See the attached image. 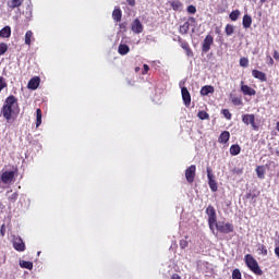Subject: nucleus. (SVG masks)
Listing matches in <instances>:
<instances>
[{
    "label": "nucleus",
    "instance_id": "1",
    "mask_svg": "<svg viewBox=\"0 0 279 279\" xmlns=\"http://www.w3.org/2000/svg\"><path fill=\"white\" fill-rule=\"evenodd\" d=\"M244 262L246 267H248V269L253 271V274H255L256 276H263V269H260L258 262L256 260V258H254L252 254H246L244 256Z\"/></svg>",
    "mask_w": 279,
    "mask_h": 279
},
{
    "label": "nucleus",
    "instance_id": "2",
    "mask_svg": "<svg viewBox=\"0 0 279 279\" xmlns=\"http://www.w3.org/2000/svg\"><path fill=\"white\" fill-rule=\"evenodd\" d=\"M214 228H216L221 234H230L231 232H234V225L230 222L216 221Z\"/></svg>",
    "mask_w": 279,
    "mask_h": 279
},
{
    "label": "nucleus",
    "instance_id": "3",
    "mask_svg": "<svg viewBox=\"0 0 279 279\" xmlns=\"http://www.w3.org/2000/svg\"><path fill=\"white\" fill-rule=\"evenodd\" d=\"M206 215L208 216V226L211 232H215V223L217 221V211L213 205H209L206 209Z\"/></svg>",
    "mask_w": 279,
    "mask_h": 279
},
{
    "label": "nucleus",
    "instance_id": "4",
    "mask_svg": "<svg viewBox=\"0 0 279 279\" xmlns=\"http://www.w3.org/2000/svg\"><path fill=\"white\" fill-rule=\"evenodd\" d=\"M242 123L244 125H251L255 132H258V125H256V118L252 113H246L242 116Z\"/></svg>",
    "mask_w": 279,
    "mask_h": 279
},
{
    "label": "nucleus",
    "instance_id": "5",
    "mask_svg": "<svg viewBox=\"0 0 279 279\" xmlns=\"http://www.w3.org/2000/svg\"><path fill=\"white\" fill-rule=\"evenodd\" d=\"M12 243H13V248L16 252H25L26 250L25 242L23 241V238H21V235H13Z\"/></svg>",
    "mask_w": 279,
    "mask_h": 279
},
{
    "label": "nucleus",
    "instance_id": "6",
    "mask_svg": "<svg viewBox=\"0 0 279 279\" xmlns=\"http://www.w3.org/2000/svg\"><path fill=\"white\" fill-rule=\"evenodd\" d=\"M2 107L17 111V110H19V100L16 99V97H14V96L11 95V96H9V97L5 99V101H4V104H3Z\"/></svg>",
    "mask_w": 279,
    "mask_h": 279
},
{
    "label": "nucleus",
    "instance_id": "7",
    "mask_svg": "<svg viewBox=\"0 0 279 279\" xmlns=\"http://www.w3.org/2000/svg\"><path fill=\"white\" fill-rule=\"evenodd\" d=\"M214 43H215V38L213 37V35H207L203 40V45H202L203 53H208Z\"/></svg>",
    "mask_w": 279,
    "mask_h": 279
},
{
    "label": "nucleus",
    "instance_id": "8",
    "mask_svg": "<svg viewBox=\"0 0 279 279\" xmlns=\"http://www.w3.org/2000/svg\"><path fill=\"white\" fill-rule=\"evenodd\" d=\"M17 113L16 110L10 109V107H2L1 108V114L5 121L10 122L12 119H14V116Z\"/></svg>",
    "mask_w": 279,
    "mask_h": 279
},
{
    "label": "nucleus",
    "instance_id": "9",
    "mask_svg": "<svg viewBox=\"0 0 279 279\" xmlns=\"http://www.w3.org/2000/svg\"><path fill=\"white\" fill-rule=\"evenodd\" d=\"M207 178L209 189L213 191V193H217L219 187L217 185V181H215V175L213 174V170H210V168H207Z\"/></svg>",
    "mask_w": 279,
    "mask_h": 279
},
{
    "label": "nucleus",
    "instance_id": "10",
    "mask_svg": "<svg viewBox=\"0 0 279 279\" xmlns=\"http://www.w3.org/2000/svg\"><path fill=\"white\" fill-rule=\"evenodd\" d=\"M196 170H197V168L195 167V165L190 166L185 170V180H186V182H189V184H193V182H195V171Z\"/></svg>",
    "mask_w": 279,
    "mask_h": 279
},
{
    "label": "nucleus",
    "instance_id": "11",
    "mask_svg": "<svg viewBox=\"0 0 279 279\" xmlns=\"http://www.w3.org/2000/svg\"><path fill=\"white\" fill-rule=\"evenodd\" d=\"M14 171H4L1 177L0 180L3 184H12V182H14Z\"/></svg>",
    "mask_w": 279,
    "mask_h": 279
},
{
    "label": "nucleus",
    "instance_id": "12",
    "mask_svg": "<svg viewBox=\"0 0 279 279\" xmlns=\"http://www.w3.org/2000/svg\"><path fill=\"white\" fill-rule=\"evenodd\" d=\"M143 23H141V20L135 19L131 24V31L133 34H143Z\"/></svg>",
    "mask_w": 279,
    "mask_h": 279
},
{
    "label": "nucleus",
    "instance_id": "13",
    "mask_svg": "<svg viewBox=\"0 0 279 279\" xmlns=\"http://www.w3.org/2000/svg\"><path fill=\"white\" fill-rule=\"evenodd\" d=\"M191 23H195V17H190L183 25H180L179 33L182 35L189 34V29L191 28Z\"/></svg>",
    "mask_w": 279,
    "mask_h": 279
},
{
    "label": "nucleus",
    "instance_id": "14",
    "mask_svg": "<svg viewBox=\"0 0 279 279\" xmlns=\"http://www.w3.org/2000/svg\"><path fill=\"white\" fill-rule=\"evenodd\" d=\"M181 95H182L184 106L189 108V106H191V93H189V89L186 87H182Z\"/></svg>",
    "mask_w": 279,
    "mask_h": 279
},
{
    "label": "nucleus",
    "instance_id": "15",
    "mask_svg": "<svg viewBox=\"0 0 279 279\" xmlns=\"http://www.w3.org/2000/svg\"><path fill=\"white\" fill-rule=\"evenodd\" d=\"M40 86V77L35 76L28 81L27 88L29 90H36Z\"/></svg>",
    "mask_w": 279,
    "mask_h": 279
},
{
    "label": "nucleus",
    "instance_id": "16",
    "mask_svg": "<svg viewBox=\"0 0 279 279\" xmlns=\"http://www.w3.org/2000/svg\"><path fill=\"white\" fill-rule=\"evenodd\" d=\"M252 75L255 77V80H259V82H267V74H265V72L253 70Z\"/></svg>",
    "mask_w": 279,
    "mask_h": 279
},
{
    "label": "nucleus",
    "instance_id": "17",
    "mask_svg": "<svg viewBox=\"0 0 279 279\" xmlns=\"http://www.w3.org/2000/svg\"><path fill=\"white\" fill-rule=\"evenodd\" d=\"M241 92L243 95H248L250 97L256 95V90L247 85H243V82H241Z\"/></svg>",
    "mask_w": 279,
    "mask_h": 279
},
{
    "label": "nucleus",
    "instance_id": "18",
    "mask_svg": "<svg viewBox=\"0 0 279 279\" xmlns=\"http://www.w3.org/2000/svg\"><path fill=\"white\" fill-rule=\"evenodd\" d=\"M12 36V28L10 26H4L0 31V38H10Z\"/></svg>",
    "mask_w": 279,
    "mask_h": 279
},
{
    "label": "nucleus",
    "instance_id": "19",
    "mask_svg": "<svg viewBox=\"0 0 279 279\" xmlns=\"http://www.w3.org/2000/svg\"><path fill=\"white\" fill-rule=\"evenodd\" d=\"M24 1L25 0H11L8 2V5L10 10H16V8H21V5H23Z\"/></svg>",
    "mask_w": 279,
    "mask_h": 279
},
{
    "label": "nucleus",
    "instance_id": "20",
    "mask_svg": "<svg viewBox=\"0 0 279 279\" xmlns=\"http://www.w3.org/2000/svg\"><path fill=\"white\" fill-rule=\"evenodd\" d=\"M242 25L244 29H250V27H252V16L245 14L242 20Z\"/></svg>",
    "mask_w": 279,
    "mask_h": 279
},
{
    "label": "nucleus",
    "instance_id": "21",
    "mask_svg": "<svg viewBox=\"0 0 279 279\" xmlns=\"http://www.w3.org/2000/svg\"><path fill=\"white\" fill-rule=\"evenodd\" d=\"M118 53H120V56H128V53H130V46L120 44L118 47Z\"/></svg>",
    "mask_w": 279,
    "mask_h": 279
},
{
    "label": "nucleus",
    "instance_id": "22",
    "mask_svg": "<svg viewBox=\"0 0 279 279\" xmlns=\"http://www.w3.org/2000/svg\"><path fill=\"white\" fill-rule=\"evenodd\" d=\"M171 8L174 12H182L184 4H182L180 0H174L171 2Z\"/></svg>",
    "mask_w": 279,
    "mask_h": 279
},
{
    "label": "nucleus",
    "instance_id": "23",
    "mask_svg": "<svg viewBox=\"0 0 279 279\" xmlns=\"http://www.w3.org/2000/svg\"><path fill=\"white\" fill-rule=\"evenodd\" d=\"M211 93H215V87H213L210 85H206V86L202 87V89H201V95H203V97H206L207 95H210Z\"/></svg>",
    "mask_w": 279,
    "mask_h": 279
},
{
    "label": "nucleus",
    "instance_id": "24",
    "mask_svg": "<svg viewBox=\"0 0 279 279\" xmlns=\"http://www.w3.org/2000/svg\"><path fill=\"white\" fill-rule=\"evenodd\" d=\"M229 141H230V132L228 131L222 132L218 138V143H222V144H226Z\"/></svg>",
    "mask_w": 279,
    "mask_h": 279
},
{
    "label": "nucleus",
    "instance_id": "25",
    "mask_svg": "<svg viewBox=\"0 0 279 279\" xmlns=\"http://www.w3.org/2000/svg\"><path fill=\"white\" fill-rule=\"evenodd\" d=\"M33 40H34V33L32 31H27L25 34V45L29 47Z\"/></svg>",
    "mask_w": 279,
    "mask_h": 279
},
{
    "label": "nucleus",
    "instance_id": "26",
    "mask_svg": "<svg viewBox=\"0 0 279 279\" xmlns=\"http://www.w3.org/2000/svg\"><path fill=\"white\" fill-rule=\"evenodd\" d=\"M121 16H122L121 9H114L112 12L113 21H116V23L121 22Z\"/></svg>",
    "mask_w": 279,
    "mask_h": 279
},
{
    "label": "nucleus",
    "instance_id": "27",
    "mask_svg": "<svg viewBox=\"0 0 279 279\" xmlns=\"http://www.w3.org/2000/svg\"><path fill=\"white\" fill-rule=\"evenodd\" d=\"M43 123V111L40 109L36 110V128H40Z\"/></svg>",
    "mask_w": 279,
    "mask_h": 279
},
{
    "label": "nucleus",
    "instance_id": "28",
    "mask_svg": "<svg viewBox=\"0 0 279 279\" xmlns=\"http://www.w3.org/2000/svg\"><path fill=\"white\" fill-rule=\"evenodd\" d=\"M20 267H22V269H34V263L32 262H25V260H20Z\"/></svg>",
    "mask_w": 279,
    "mask_h": 279
},
{
    "label": "nucleus",
    "instance_id": "29",
    "mask_svg": "<svg viewBox=\"0 0 279 279\" xmlns=\"http://www.w3.org/2000/svg\"><path fill=\"white\" fill-rule=\"evenodd\" d=\"M230 154L231 156H239L241 154V146L234 144L230 147Z\"/></svg>",
    "mask_w": 279,
    "mask_h": 279
},
{
    "label": "nucleus",
    "instance_id": "30",
    "mask_svg": "<svg viewBox=\"0 0 279 279\" xmlns=\"http://www.w3.org/2000/svg\"><path fill=\"white\" fill-rule=\"evenodd\" d=\"M10 193H12V191H8V192H7V197H8V199H9L10 202H16V199H19V193H17V192H14V193H12V194H10Z\"/></svg>",
    "mask_w": 279,
    "mask_h": 279
},
{
    "label": "nucleus",
    "instance_id": "31",
    "mask_svg": "<svg viewBox=\"0 0 279 279\" xmlns=\"http://www.w3.org/2000/svg\"><path fill=\"white\" fill-rule=\"evenodd\" d=\"M24 16L27 21H32V16H33L32 5L26 7V11L24 12Z\"/></svg>",
    "mask_w": 279,
    "mask_h": 279
},
{
    "label": "nucleus",
    "instance_id": "32",
    "mask_svg": "<svg viewBox=\"0 0 279 279\" xmlns=\"http://www.w3.org/2000/svg\"><path fill=\"white\" fill-rule=\"evenodd\" d=\"M239 16H241V11L234 10L230 13L229 19L232 21H239Z\"/></svg>",
    "mask_w": 279,
    "mask_h": 279
},
{
    "label": "nucleus",
    "instance_id": "33",
    "mask_svg": "<svg viewBox=\"0 0 279 279\" xmlns=\"http://www.w3.org/2000/svg\"><path fill=\"white\" fill-rule=\"evenodd\" d=\"M240 66H243V69H247L250 66V59L243 57L240 59Z\"/></svg>",
    "mask_w": 279,
    "mask_h": 279
},
{
    "label": "nucleus",
    "instance_id": "34",
    "mask_svg": "<svg viewBox=\"0 0 279 279\" xmlns=\"http://www.w3.org/2000/svg\"><path fill=\"white\" fill-rule=\"evenodd\" d=\"M198 119H201L202 121H206V119H209L210 116L208 114V112L206 111H198L197 113Z\"/></svg>",
    "mask_w": 279,
    "mask_h": 279
},
{
    "label": "nucleus",
    "instance_id": "35",
    "mask_svg": "<svg viewBox=\"0 0 279 279\" xmlns=\"http://www.w3.org/2000/svg\"><path fill=\"white\" fill-rule=\"evenodd\" d=\"M256 173H257V178H259L260 180L265 178V169L263 167L258 166L256 168Z\"/></svg>",
    "mask_w": 279,
    "mask_h": 279
},
{
    "label": "nucleus",
    "instance_id": "36",
    "mask_svg": "<svg viewBox=\"0 0 279 279\" xmlns=\"http://www.w3.org/2000/svg\"><path fill=\"white\" fill-rule=\"evenodd\" d=\"M225 32H226L227 36H232V34H234V26L228 24V25L226 26Z\"/></svg>",
    "mask_w": 279,
    "mask_h": 279
},
{
    "label": "nucleus",
    "instance_id": "37",
    "mask_svg": "<svg viewBox=\"0 0 279 279\" xmlns=\"http://www.w3.org/2000/svg\"><path fill=\"white\" fill-rule=\"evenodd\" d=\"M258 252L259 254H262V256H267V246L263 245V244H258Z\"/></svg>",
    "mask_w": 279,
    "mask_h": 279
},
{
    "label": "nucleus",
    "instance_id": "38",
    "mask_svg": "<svg viewBox=\"0 0 279 279\" xmlns=\"http://www.w3.org/2000/svg\"><path fill=\"white\" fill-rule=\"evenodd\" d=\"M7 51H8V44L1 43L0 44V56H5Z\"/></svg>",
    "mask_w": 279,
    "mask_h": 279
},
{
    "label": "nucleus",
    "instance_id": "39",
    "mask_svg": "<svg viewBox=\"0 0 279 279\" xmlns=\"http://www.w3.org/2000/svg\"><path fill=\"white\" fill-rule=\"evenodd\" d=\"M232 279H241V270H239V268L232 271Z\"/></svg>",
    "mask_w": 279,
    "mask_h": 279
},
{
    "label": "nucleus",
    "instance_id": "40",
    "mask_svg": "<svg viewBox=\"0 0 279 279\" xmlns=\"http://www.w3.org/2000/svg\"><path fill=\"white\" fill-rule=\"evenodd\" d=\"M222 114L226 119H228V121H230V119H232V113H230V110L228 109H222Z\"/></svg>",
    "mask_w": 279,
    "mask_h": 279
},
{
    "label": "nucleus",
    "instance_id": "41",
    "mask_svg": "<svg viewBox=\"0 0 279 279\" xmlns=\"http://www.w3.org/2000/svg\"><path fill=\"white\" fill-rule=\"evenodd\" d=\"M189 14H195L197 12V8L195 5L191 4L187 7Z\"/></svg>",
    "mask_w": 279,
    "mask_h": 279
},
{
    "label": "nucleus",
    "instance_id": "42",
    "mask_svg": "<svg viewBox=\"0 0 279 279\" xmlns=\"http://www.w3.org/2000/svg\"><path fill=\"white\" fill-rule=\"evenodd\" d=\"M5 86H8V83H5V78H3V76L0 77V93L1 90H3V88H5Z\"/></svg>",
    "mask_w": 279,
    "mask_h": 279
},
{
    "label": "nucleus",
    "instance_id": "43",
    "mask_svg": "<svg viewBox=\"0 0 279 279\" xmlns=\"http://www.w3.org/2000/svg\"><path fill=\"white\" fill-rule=\"evenodd\" d=\"M180 247L181 250H185V247H189V242L186 240H181Z\"/></svg>",
    "mask_w": 279,
    "mask_h": 279
},
{
    "label": "nucleus",
    "instance_id": "44",
    "mask_svg": "<svg viewBox=\"0 0 279 279\" xmlns=\"http://www.w3.org/2000/svg\"><path fill=\"white\" fill-rule=\"evenodd\" d=\"M148 72H149V65L144 64V65H143V72H142V74H143V75H147Z\"/></svg>",
    "mask_w": 279,
    "mask_h": 279
},
{
    "label": "nucleus",
    "instance_id": "45",
    "mask_svg": "<svg viewBox=\"0 0 279 279\" xmlns=\"http://www.w3.org/2000/svg\"><path fill=\"white\" fill-rule=\"evenodd\" d=\"M185 53L187 56V58H193V50L190 48L185 49Z\"/></svg>",
    "mask_w": 279,
    "mask_h": 279
},
{
    "label": "nucleus",
    "instance_id": "46",
    "mask_svg": "<svg viewBox=\"0 0 279 279\" xmlns=\"http://www.w3.org/2000/svg\"><path fill=\"white\" fill-rule=\"evenodd\" d=\"M181 47L184 49V51L190 48L189 43L186 41H181Z\"/></svg>",
    "mask_w": 279,
    "mask_h": 279
},
{
    "label": "nucleus",
    "instance_id": "47",
    "mask_svg": "<svg viewBox=\"0 0 279 279\" xmlns=\"http://www.w3.org/2000/svg\"><path fill=\"white\" fill-rule=\"evenodd\" d=\"M232 104H234L235 106H241V98H233Z\"/></svg>",
    "mask_w": 279,
    "mask_h": 279
},
{
    "label": "nucleus",
    "instance_id": "48",
    "mask_svg": "<svg viewBox=\"0 0 279 279\" xmlns=\"http://www.w3.org/2000/svg\"><path fill=\"white\" fill-rule=\"evenodd\" d=\"M126 3L134 8L136 5V0H126Z\"/></svg>",
    "mask_w": 279,
    "mask_h": 279
},
{
    "label": "nucleus",
    "instance_id": "49",
    "mask_svg": "<svg viewBox=\"0 0 279 279\" xmlns=\"http://www.w3.org/2000/svg\"><path fill=\"white\" fill-rule=\"evenodd\" d=\"M0 233L2 236H5V225L1 226Z\"/></svg>",
    "mask_w": 279,
    "mask_h": 279
},
{
    "label": "nucleus",
    "instance_id": "50",
    "mask_svg": "<svg viewBox=\"0 0 279 279\" xmlns=\"http://www.w3.org/2000/svg\"><path fill=\"white\" fill-rule=\"evenodd\" d=\"M171 279H182V277H180V275H178V274H173Z\"/></svg>",
    "mask_w": 279,
    "mask_h": 279
},
{
    "label": "nucleus",
    "instance_id": "51",
    "mask_svg": "<svg viewBox=\"0 0 279 279\" xmlns=\"http://www.w3.org/2000/svg\"><path fill=\"white\" fill-rule=\"evenodd\" d=\"M274 58H275V60H279V52L278 51L274 52Z\"/></svg>",
    "mask_w": 279,
    "mask_h": 279
},
{
    "label": "nucleus",
    "instance_id": "52",
    "mask_svg": "<svg viewBox=\"0 0 279 279\" xmlns=\"http://www.w3.org/2000/svg\"><path fill=\"white\" fill-rule=\"evenodd\" d=\"M275 254H276V256L279 258V246H277V247L275 248Z\"/></svg>",
    "mask_w": 279,
    "mask_h": 279
},
{
    "label": "nucleus",
    "instance_id": "53",
    "mask_svg": "<svg viewBox=\"0 0 279 279\" xmlns=\"http://www.w3.org/2000/svg\"><path fill=\"white\" fill-rule=\"evenodd\" d=\"M269 64H274V59L269 57Z\"/></svg>",
    "mask_w": 279,
    "mask_h": 279
},
{
    "label": "nucleus",
    "instance_id": "54",
    "mask_svg": "<svg viewBox=\"0 0 279 279\" xmlns=\"http://www.w3.org/2000/svg\"><path fill=\"white\" fill-rule=\"evenodd\" d=\"M135 71H136V72L141 71V68H135Z\"/></svg>",
    "mask_w": 279,
    "mask_h": 279
},
{
    "label": "nucleus",
    "instance_id": "55",
    "mask_svg": "<svg viewBox=\"0 0 279 279\" xmlns=\"http://www.w3.org/2000/svg\"><path fill=\"white\" fill-rule=\"evenodd\" d=\"M267 0H260V3H265Z\"/></svg>",
    "mask_w": 279,
    "mask_h": 279
},
{
    "label": "nucleus",
    "instance_id": "56",
    "mask_svg": "<svg viewBox=\"0 0 279 279\" xmlns=\"http://www.w3.org/2000/svg\"><path fill=\"white\" fill-rule=\"evenodd\" d=\"M37 256H40V252L37 253Z\"/></svg>",
    "mask_w": 279,
    "mask_h": 279
},
{
    "label": "nucleus",
    "instance_id": "57",
    "mask_svg": "<svg viewBox=\"0 0 279 279\" xmlns=\"http://www.w3.org/2000/svg\"><path fill=\"white\" fill-rule=\"evenodd\" d=\"M254 2H256V0H253Z\"/></svg>",
    "mask_w": 279,
    "mask_h": 279
}]
</instances>
